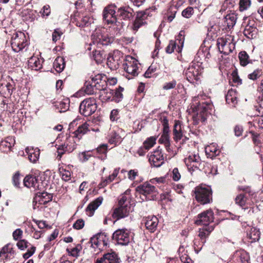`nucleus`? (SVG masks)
<instances>
[{
  "label": "nucleus",
  "instance_id": "nucleus-32",
  "mask_svg": "<svg viewBox=\"0 0 263 263\" xmlns=\"http://www.w3.org/2000/svg\"><path fill=\"white\" fill-rule=\"evenodd\" d=\"M237 98L236 91L233 89L229 90L226 96V102L228 104H231L232 105L234 106L237 102Z\"/></svg>",
  "mask_w": 263,
  "mask_h": 263
},
{
  "label": "nucleus",
  "instance_id": "nucleus-62",
  "mask_svg": "<svg viewBox=\"0 0 263 263\" xmlns=\"http://www.w3.org/2000/svg\"><path fill=\"white\" fill-rule=\"evenodd\" d=\"M193 8L191 7H189L182 11V15L184 17L190 18L193 14Z\"/></svg>",
  "mask_w": 263,
  "mask_h": 263
},
{
  "label": "nucleus",
  "instance_id": "nucleus-33",
  "mask_svg": "<svg viewBox=\"0 0 263 263\" xmlns=\"http://www.w3.org/2000/svg\"><path fill=\"white\" fill-rule=\"evenodd\" d=\"M237 20L236 15L235 13L228 14L224 17V23L228 29H232L236 24Z\"/></svg>",
  "mask_w": 263,
  "mask_h": 263
},
{
  "label": "nucleus",
  "instance_id": "nucleus-11",
  "mask_svg": "<svg viewBox=\"0 0 263 263\" xmlns=\"http://www.w3.org/2000/svg\"><path fill=\"white\" fill-rule=\"evenodd\" d=\"M116 6L114 5H109L106 7L103 11V21L105 24L110 25L116 23L117 21L115 15Z\"/></svg>",
  "mask_w": 263,
  "mask_h": 263
},
{
  "label": "nucleus",
  "instance_id": "nucleus-38",
  "mask_svg": "<svg viewBox=\"0 0 263 263\" xmlns=\"http://www.w3.org/2000/svg\"><path fill=\"white\" fill-rule=\"evenodd\" d=\"M236 204L239 206L243 207L246 205L251 204V203L249 201V198L243 194H240L236 196L235 198Z\"/></svg>",
  "mask_w": 263,
  "mask_h": 263
},
{
  "label": "nucleus",
  "instance_id": "nucleus-18",
  "mask_svg": "<svg viewBox=\"0 0 263 263\" xmlns=\"http://www.w3.org/2000/svg\"><path fill=\"white\" fill-rule=\"evenodd\" d=\"M149 162L154 167H160L164 163V157L161 151L156 150L149 156Z\"/></svg>",
  "mask_w": 263,
  "mask_h": 263
},
{
  "label": "nucleus",
  "instance_id": "nucleus-3",
  "mask_svg": "<svg viewBox=\"0 0 263 263\" xmlns=\"http://www.w3.org/2000/svg\"><path fill=\"white\" fill-rule=\"evenodd\" d=\"M194 192L196 199L201 204H206L212 201V191L209 187L198 186Z\"/></svg>",
  "mask_w": 263,
  "mask_h": 263
},
{
  "label": "nucleus",
  "instance_id": "nucleus-13",
  "mask_svg": "<svg viewBox=\"0 0 263 263\" xmlns=\"http://www.w3.org/2000/svg\"><path fill=\"white\" fill-rule=\"evenodd\" d=\"M130 233L127 229H119L112 234V239L117 243L121 245H127L130 241Z\"/></svg>",
  "mask_w": 263,
  "mask_h": 263
},
{
  "label": "nucleus",
  "instance_id": "nucleus-30",
  "mask_svg": "<svg viewBox=\"0 0 263 263\" xmlns=\"http://www.w3.org/2000/svg\"><path fill=\"white\" fill-rule=\"evenodd\" d=\"M220 151L216 143L211 144L205 147V153L208 157L213 158L218 156Z\"/></svg>",
  "mask_w": 263,
  "mask_h": 263
},
{
  "label": "nucleus",
  "instance_id": "nucleus-31",
  "mask_svg": "<svg viewBox=\"0 0 263 263\" xmlns=\"http://www.w3.org/2000/svg\"><path fill=\"white\" fill-rule=\"evenodd\" d=\"M200 161V157L198 155L191 154L187 158L184 159V162L186 166L189 167L193 164V166L198 167L197 164Z\"/></svg>",
  "mask_w": 263,
  "mask_h": 263
},
{
  "label": "nucleus",
  "instance_id": "nucleus-39",
  "mask_svg": "<svg viewBox=\"0 0 263 263\" xmlns=\"http://www.w3.org/2000/svg\"><path fill=\"white\" fill-rule=\"evenodd\" d=\"M238 58L240 65L243 67L247 66L251 61L249 59V55L245 51H242L239 53Z\"/></svg>",
  "mask_w": 263,
  "mask_h": 263
},
{
  "label": "nucleus",
  "instance_id": "nucleus-45",
  "mask_svg": "<svg viewBox=\"0 0 263 263\" xmlns=\"http://www.w3.org/2000/svg\"><path fill=\"white\" fill-rule=\"evenodd\" d=\"M160 143L163 144L166 149L168 151L170 148V140H169V132H165L163 131V134L159 140Z\"/></svg>",
  "mask_w": 263,
  "mask_h": 263
},
{
  "label": "nucleus",
  "instance_id": "nucleus-51",
  "mask_svg": "<svg viewBox=\"0 0 263 263\" xmlns=\"http://www.w3.org/2000/svg\"><path fill=\"white\" fill-rule=\"evenodd\" d=\"M121 25L118 21H116V23H112L109 25V28H111L110 32L114 35H118L120 33Z\"/></svg>",
  "mask_w": 263,
  "mask_h": 263
},
{
  "label": "nucleus",
  "instance_id": "nucleus-5",
  "mask_svg": "<svg viewBox=\"0 0 263 263\" xmlns=\"http://www.w3.org/2000/svg\"><path fill=\"white\" fill-rule=\"evenodd\" d=\"M123 68L126 72L125 77L130 80L138 74V61L132 57L126 58L123 64Z\"/></svg>",
  "mask_w": 263,
  "mask_h": 263
},
{
  "label": "nucleus",
  "instance_id": "nucleus-7",
  "mask_svg": "<svg viewBox=\"0 0 263 263\" xmlns=\"http://www.w3.org/2000/svg\"><path fill=\"white\" fill-rule=\"evenodd\" d=\"M217 45L220 53L228 55L235 49V44L230 35L218 38Z\"/></svg>",
  "mask_w": 263,
  "mask_h": 263
},
{
  "label": "nucleus",
  "instance_id": "nucleus-46",
  "mask_svg": "<svg viewBox=\"0 0 263 263\" xmlns=\"http://www.w3.org/2000/svg\"><path fill=\"white\" fill-rule=\"evenodd\" d=\"M262 70L260 68H256L248 75V78L251 80L255 81L262 75Z\"/></svg>",
  "mask_w": 263,
  "mask_h": 263
},
{
  "label": "nucleus",
  "instance_id": "nucleus-2",
  "mask_svg": "<svg viewBox=\"0 0 263 263\" xmlns=\"http://www.w3.org/2000/svg\"><path fill=\"white\" fill-rule=\"evenodd\" d=\"M133 211L129 201L125 195H123L119 200L118 206L113 211L112 216L114 218L119 220L127 217Z\"/></svg>",
  "mask_w": 263,
  "mask_h": 263
},
{
  "label": "nucleus",
  "instance_id": "nucleus-49",
  "mask_svg": "<svg viewBox=\"0 0 263 263\" xmlns=\"http://www.w3.org/2000/svg\"><path fill=\"white\" fill-rule=\"evenodd\" d=\"M123 88L119 87L118 89L114 90V93L113 98L111 99L112 101H114L116 102H119L123 98L122 91H123Z\"/></svg>",
  "mask_w": 263,
  "mask_h": 263
},
{
  "label": "nucleus",
  "instance_id": "nucleus-15",
  "mask_svg": "<svg viewBox=\"0 0 263 263\" xmlns=\"http://www.w3.org/2000/svg\"><path fill=\"white\" fill-rule=\"evenodd\" d=\"M92 40L93 44L108 45L114 41V38L97 31L92 35Z\"/></svg>",
  "mask_w": 263,
  "mask_h": 263
},
{
  "label": "nucleus",
  "instance_id": "nucleus-60",
  "mask_svg": "<svg viewBox=\"0 0 263 263\" xmlns=\"http://www.w3.org/2000/svg\"><path fill=\"white\" fill-rule=\"evenodd\" d=\"M171 176L174 181H178L180 179L181 174L178 168L175 167L173 169Z\"/></svg>",
  "mask_w": 263,
  "mask_h": 263
},
{
  "label": "nucleus",
  "instance_id": "nucleus-23",
  "mask_svg": "<svg viewBox=\"0 0 263 263\" xmlns=\"http://www.w3.org/2000/svg\"><path fill=\"white\" fill-rule=\"evenodd\" d=\"M159 220L155 216H148L146 218L145 226L151 232H154L157 227Z\"/></svg>",
  "mask_w": 263,
  "mask_h": 263
},
{
  "label": "nucleus",
  "instance_id": "nucleus-6",
  "mask_svg": "<svg viewBox=\"0 0 263 263\" xmlns=\"http://www.w3.org/2000/svg\"><path fill=\"white\" fill-rule=\"evenodd\" d=\"M26 36L22 31L15 32L12 35L10 44L12 50L18 52L27 45Z\"/></svg>",
  "mask_w": 263,
  "mask_h": 263
},
{
  "label": "nucleus",
  "instance_id": "nucleus-56",
  "mask_svg": "<svg viewBox=\"0 0 263 263\" xmlns=\"http://www.w3.org/2000/svg\"><path fill=\"white\" fill-rule=\"evenodd\" d=\"M241 190L245 191L244 194L248 198L250 197L251 200L256 196V193L252 191L249 187H246L244 189H241Z\"/></svg>",
  "mask_w": 263,
  "mask_h": 263
},
{
  "label": "nucleus",
  "instance_id": "nucleus-48",
  "mask_svg": "<svg viewBox=\"0 0 263 263\" xmlns=\"http://www.w3.org/2000/svg\"><path fill=\"white\" fill-rule=\"evenodd\" d=\"M91 57L97 63H101L104 59L105 55L100 50H95Z\"/></svg>",
  "mask_w": 263,
  "mask_h": 263
},
{
  "label": "nucleus",
  "instance_id": "nucleus-21",
  "mask_svg": "<svg viewBox=\"0 0 263 263\" xmlns=\"http://www.w3.org/2000/svg\"><path fill=\"white\" fill-rule=\"evenodd\" d=\"M76 25L79 27H84L88 26L93 22V18L89 15H78L76 16L74 18Z\"/></svg>",
  "mask_w": 263,
  "mask_h": 263
},
{
  "label": "nucleus",
  "instance_id": "nucleus-57",
  "mask_svg": "<svg viewBox=\"0 0 263 263\" xmlns=\"http://www.w3.org/2000/svg\"><path fill=\"white\" fill-rule=\"evenodd\" d=\"M160 120L163 127V131L165 132V133H166L167 132H169L170 129L168 125V120L167 117L165 116H162L160 118Z\"/></svg>",
  "mask_w": 263,
  "mask_h": 263
},
{
  "label": "nucleus",
  "instance_id": "nucleus-40",
  "mask_svg": "<svg viewBox=\"0 0 263 263\" xmlns=\"http://www.w3.org/2000/svg\"><path fill=\"white\" fill-rule=\"evenodd\" d=\"M14 251L10 244L5 245L1 250L0 257L7 258L9 257V254H13Z\"/></svg>",
  "mask_w": 263,
  "mask_h": 263
},
{
  "label": "nucleus",
  "instance_id": "nucleus-25",
  "mask_svg": "<svg viewBox=\"0 0 263 263\" xmlns=\"http://www.w3.org/2000/svg\"><path fill=\"white\" fill-rule=\"evenodd\" d=\"M260 235L259 230L255 227L250 228L247 232V238L250 243L258 241L260 238Z\"/></svg>",
  "mask_w": 263,
  "mask_h": 263
},
{
  "label": "nucleus",
  "instance_id": "nucleus-63",
  "mask_svg": "<svg viewBox=\"0 0 263 263\" xmlns=\"http://www.w3.org/2000/svg\"><path fill=\"white\" fill-rule=\"evenodd\" d=\"M84 220L82 219H79L73 224V228L76 230H81L84 227Z\"/></svg>",
  "mask_w": 263,
  "mask_h": 263
},
{
  "label": "nucleus",
  "instance_id": "nucleus-16",
  "mask_svg": "<svg viewBox=\"0 0 263 263\" xmlns=\"http://www.w3.org/2000/svg\"><path fill=\"white\" fill-rule=\"evenodd\" d=\"M214 220V213L212 210L210 209L199 214L195 223L197 225L202 224L208 226Z\"/></svg>",
  "mask_w": 263,
  "mask_h": 263
},
{
  "label": "nucleus",
  "instance_id": "nucleus-9",
  "mask_svg": "<svg viewBox=\"0 0 263 263\" xmlns=\"http://www.w3.org/2000/svg\"><path fill=\"white\" fill-rule=\"evenodd\" d=\"M202 68L201 63L193 62L185 71V76L187 81L192 83L194 80L198 79V76L201 73Z\"/></svg>",
  "mask_w": 263,
  "mask_h": 263
},
{
  "label": "nucleus",
  "instance_id": "nucleus-54",
  "mask_svg": "<svg viewBox=\"0 0 263 263\" xmlns=\"http://www.w3.org/2000/svg\"><path fill=\"white\" fill-rule=\"evenodd\" d=\"M104 235L101 234L99 235V237L97 238L96 239H94L93 244L97 247H99L102 245L103 246H106L107 245V241L104 240Z\"/></svg>",
  "mask_w": 263,
  "mask_h": 263
},
{
  "label": "nucleus",
  "instance_id": "nucleus-52",
  "mask_svg": "<svg viewBox=\"0 0 263 263\" xmlns=\"http://www.w3.org/2000/svg\"><path fill=\"white\" fill-rule=\"evenodd\" d=\"M145 22L142 19L137 18L133 24L132 29L133 31L135 33L138 29L144 25Z\"/></svg>",
  "mask_w": 263,
  "mask_h": 263
},
{
  "label": "nucleus",
  "instance_id": "nucleus-42",
  "mask_svg": "<svg viewBox=\"0 0 263 263\" xmlns=\"http://www.w3.org/2000/svg\"><path fill=\"white\" fill-rule=\"evenodd\" d=\"M88 126L87 123H85L80 126L77 130L74 132L76 137L80 139L82 135L86 134L88 131H89L90 129L88 128Z\"/></svg>",
  "mask_w": 263,
  "mask_h": 263
},
{
  "label": "nucleus",
  "instance_id": "nucleus-47",
  "mask_svg": "<svg viewBox=\"0 0 263 263\" xmlns=\"http://www.w3.org/2000/svg\"><path fill=\"white\" fill-rule=\"evenodd\" d=\"M157 137L155 136H152L147 139L143 142V146L146 150H149L152 148L156 143Z\"/></svg>",
  "mask_w": 263,
  "mask_h": 263
},
{
  "label": "nucleus",
  "instance_id": "nucleus-4",
  "mask_svg": "<svg viewBox=\"0 0 263 263\" xmlns=\"http://www.w3.org/2000/svg\"><path fill=\"white\" fill-rule=\"evenodd\" d=\"M97 108V101L94 97H89L84 99L81 102L79 106L80 114L85 117L93 114Z\"/></svg>",
  "mask_w": 263,
  "mask_h": 263
},
{
  "label": "nucleus",
  "instance_id": "nucleus-20",
  "mask_svg": "<svg viewBox=\"0 0 263 263\" xmlns=\"http://www.w3.org/2000/svg\"><path fill=\"white\" fill-rule=\"evenodd\" d=\"M255 24L254 20H248L243 30V34L247 38L252 39L256 36L257 29Z\"/></svg>",
  "mask_w": 263,
  "mask_h": 263
},
{
  "label": "nucleus",
  "instance_id": "nucleus-22",
  "mask_svg": "<svg viewBox=\"0 0 263 263\" xmlns=\"http://www.w3.org/2000/svg\"><path fill=\"white\" fill-rule=\"evenodd\" d=\"M102 201L103 198L99 197L90 203L86 209V214L89 216H92L96 210L101 205Z\"/></svg>",
  "mask_w": 263,
  "mask_h": 263
},
{
  "label": "nucleus",
  "instance_id": "nucleus-43",
  "mask_svg": "<svg viewBox=\"0 0 263 263\" xmlns=\"http://www.w3.org/2000/svg\"><path fill=\"white\" fill-rule=\"evenodd\" d=\"M38 201L40 204H46L49 201H51L52 199V196L50 194H48L46 192H43L42 193L41 196H39Z\"/></svg>",
  "mask_w": 263,
  "mask_h": 263
},
{
  "label": "nucleus",
  "instance_id": "nucleus-58",
  "mask_svg": "<svg viewBox=\"0 0 263 263\" xmlns=\"http://www.w3.org/2000/svg\"><path fill=\"white\" fill-rule=\"evenodd\" d=\"M160 120L163 127V131L165 132V133H166L167 132H169L170 129L168 125V120L167 117L165 116H162L160 118Z\"/></svg>",
  "mask_w": 263,
  "mask_h": 263
},
{
  "label": "nucleus",
  "instance_id": "nucleus-10",
  "mask_svg": "<svg viewBox=\"0 0 263 263\" xmlns=\"http://www.w3.org/2000/svg\"><path fill=\"white\" fill-rule=\"evenodd\" d=\"M150 182H146L138 186L136 191L145 196L149 200L153 199L154 196L157 194L156 187L150 183Z\"/></svg>",
  "mask_w": 263,
  "mask_h": 263
},
{
  "label": "nucleus",
  "instance_id": "nucleus-12",
  "mask_svg": "<svg viewBox=\"0 0 263 263\" xmlns=\"http://www.w3.org/2000/svg\"><path fill=\"white\" fill-rule=\"evenodd\" d=\"M76 148V144L73 138L67 139L63 144L57 148V158L60 160L62 155L66 153H70Z\"/></svg>",
  "mask_w": 263,
  "mask_h": 263
},
{
  "label": "nucleus",
  "instance_id": "nucleus-55",
  "mask_svg": "<svg viewBox=\"0 0 263 263\" xmlns=\"http://www.w3.org/2000/svg\"><path fill=\"white\" fill-rule=\"evenodd\" d=\"M60 172L63 180L68 181L71 178V172L64 168H60Z\"/></svg>",
  "mask_w": 263,
  "mask_h": 263
},
{
  "label": "nucleus",
  "instance_id": "nucleus-8",
  "mask_svg": "<svg viewBox=\"0 0 263 263\" xmlns=\"http://www.w3.org/2000/svg\"><path fill=\"white\" fill-rule=\"evenodd\" d=\"M184 31L181 30L175 41L171 40L170 41L169 44L166 48V52L168 53H172L176 48L178 52H181L184 44Z\"/></svg>",
  "mask_w": 263,
  "mask_h": 263
},
{
  "label": "nucleus",
  "instance_id": "nucleus-64",
  "mask_svg": "<svg viewBox=\"0 0 263 263\" xmlns=\"http://www.w3.org/2000/svg\"><path fill=\"white\" fill-rule=\"evenodd\" d=\"M177 84L176 81L173 80L172 81L165 83L163 86V89L164 90H169L175 87Z\"/></svg>",
  "mask_w": 263,
  "mask_h": 263
},
{
  "label": "nucleus",
  "instance_id": "nucleus-34",
  "mask_svg": "<svg viewBox=\"0 0 263 263\" xmlns=\"http://www.w3.org/2000/svg\"><path fill=\"white\" fill-rule=\"evenodd\" d=\"M42 62L38 58L32 57L28 61V66L32 69L38 70L42 67Z\"/></svg>",
  "mask_w": 263,
  "mask_h": 263
},
{
  "label": "nucleus",
  "instance_id": "nucleus-37",
  "mask_svg": "<svg viewBox=\"0 0 263 263\" xmlns=\"http://www.w3.org/2000/svg\"><path fill=\"white\" fill-rule=\"evenodd\" d=\"M13 87L10 84L7 83L5 85H2L0 93L3 95L5 98L10 96L13 91Z\"/></svg>",
  "mask_w": 263,
  "mask_h": 263
},
{
  "label": "nucleus",
  "instance_id": "nucleus-59",
  "mask_svg": "<svg viewBox=\"0 0 263 263\" xmlns=\"http://www.w3.org/2000/svg\"><path fill=\"white\" fill-rule=\"evenodd\" d=\"M251 5L250 0H240L239 10L241 11L247 10Z\"/></svg>",
  "mask_w": 263,
  "mask_h": 263
},
{
  "label": "nucleus",
  "instance_id": "nucleus-27",
  "mask_svg": "<svg viewBox=\"0 0 263 263\" xmlns=\"http://www.w3.org/2000/svg\"><path fill=\"white\" fill-rule=\"evenodd\" d=\"M234 255L238 263H250L249 254L243 250L237 251Z\"/></svg>",
  "mask_w": 263,
  "mask_h": 263
},
{
  "label": "nucleus",
  "instance_id": "nucleus-14",
  "mask_svg": "<svg viewBox=\"0 0 263 263\" xmlns=\"http://www.w3.org/2000/svg\"><path fill=\"white\" fill-rule=\"evenodd\" d=\"M24 184L28 188L33 187L35 190H42L44 188L43 182L39 179V177L31 175H27L25 177Z\"/></svg>",
  "mask_w": 263,
  "mask_h": 263
},
{
  "label": "nucleus",
  "instance_id": "nucleus-17",
  "mask_svg": "<svg viewBox=\"0 0 263 263\" xmlns=\"http://www.w3.org/2000/svg\"><path fill=\"white\" fill-rule=\"evenodd\" d=\"M91 81L93 84L96 90L103 91L107 87V78L105 75L97 74L91 77Z\"/></svg>",
  "mask_w": 263,
  "mask_h": 263
},
{
  "label": "nucleus",
  "instance_id": "nucleus-35",
  "mask_svg": "<svg viewBox=\"0 0 263 263\" xmlns=\"http://www.w3.org/2000/svg\"><path fill=\"white\" fill-rule=\"evenodd\" d=\"M55 109L60 112H64L69 109V101L68 99H65L59 102L56 103L54 105Z\"/></svg>",
  "mask_w": 263,
  "mask_h": 263
},
{
  "label": "nucleus",
  "instance_id": "nucleus-50",
  "mask_svg": "<svg viewBox=\"0 0 263 263\" xmlns=\"http://www.w3.org/2000/svg\"><path fill=\"white\" fill-rule=\"evenodd\" d=\"M95 87L92 81H86L84 86V92L87 95H92L95 93Z\"/></svg>",
  "mask_w": 263,
  "mask_h": 263
},
{
  "label": "nucleus",
  "instance_id": "nucleus-26",
  "mask_svg": "<svg viewBox=\"0 0 263 263\" xmlns=\"http://www.w3.org/2000/svg\"><path fill=\"white\" fill-rule=\"evenodd\" d=\"M15 139L12 136L7 137L4 140L0 143V148L5 152L9 151L14 145Z\"/></svg>",
  "mask_w": 263,
  "mask_h": 263
},
{
  "label": "nucleus",
  "instance_id": "nucleus-1",
  "mask_svg": "<svg viewBox=\"0 0 263 263\" xmlns=\"http://www.w3.org/2000/svg\"><path fill=\"white\" fill-rule=\"evenodd\" d=\"M201 97V96L198 95L193 98L192 107L194 111L196 112L198 120L203 122L206 120L208 114L212 110L213 105L211 103L196 102Z\"/></svg>",
  "mask_w": 263,
  "mask_h": 263
},
{
  "label": "nucleus",
  "instance_id": "nucleus-29",
  "mask_svg": "<svg viewBox=\"0 0 263 263\" xmlns=\"http://www.w3.org/2000/svg\"><path fill=\"white\" fill-rule=\"evenodd\" d=\"M174 139L177 142L183 138L182 126L180 121H175L173 129Z\"/></svg>",
  "mask_w": 263,
  "mask_h": 263
},
{
  "label": "nucleus",
  "instance_id": "nucleus-61",
  "mask_svg": "<svg viewBox=\"0 0 263 263\" xmlns=\"http://www.w3.org/2000/svg\"><path fill=\"white\" fill-rule=\"evenodd\" d=\"M258 105L256 106V110L258 111L260 116H263V95L258 97Z\"/></svg>",
  "mask_w": 263,
  "mask_h": 263
},
{
  "label": "nucleus",
  "instance_id": "nucleus-44",
  "mask_svg": "<svg viewBox=\"0 0 263 263\" xmlns=\"http://www.w3.org/2000/svg\"><path fill=\"white\" fill-rule=\"evenodd\" d=\"M129 9V8L121 7L118 9V13L119 16L122 17L123 19L129 18L133 15L132 13L128 11Z\"/></svg>",
  "mask_w": 263,
  "mask_h": 263
},
{
  "label": "nucleus",
  "instance_id": "nucleus-41",
  "mask_svg": "<svg viewBox=\"0 0 263 263\" xmlns=\"http://www.w3.org/2000/svg\"><path fill=\"white\" fill-rule=\"evenodd\" d=\"M122 141V139L118 134L116 132L110 133L108 139L110 144L117 145L119 144Z\"/></svg>",
  "mask_w": 263,
  "mask_h": 263
},
{
  "label": "nucleus",
  "instance_id": "nucleus-53",
  "mask_svg": "<svg viewBox=\"0 0 263 263\" xmlns=\"http://www.w3.org/2000/svg\"><path fill=\"white\" fill-rule=\"evenodd\" d=\"M101 96L104 95V98L103 99L105 100H108L113 98V95L114 93V90H112L109 88H107V87L105 88V89H104L103 91L101 92Z\"/></svg>",
  "mask_w": 263,
  "mask_h": 263
},
{
  "label": "nucleus",
  "instance_id": "nucleus-24",
  "mask_svg": "<svg viewBox=\"0 0 263 263\" xmlns=\"http://www.w3.org/2000/svg\"><path fill=\"white\" fill-rule=\"evenodd\" d=\"M25 152L27 154L28 158L31 162L34 163L39 160L40 154L39 148L27 147L25 149Z\"/></svg>",
  "mask_w": 263,
  "mask_h": 263
},
{
  "label": "nucleus",
  "instance_id": "nucleus-36",
  "mask_svg": "<svg viewBox=\"0 0 263 263\" xmlns=\"http://www.w3.org/2000/svg\"><path fill=\"white\" fill-rule=\"evenodd\" d=\"M65 66L64 59L62 57H59L55 59L53 62V67L59 73L62 72Z\"/></svg>",
  "mask_w": 263,
  "mask_h": 263
},
{
  "label": "nucleus",
  "instance_id": "nucleus-28",
  "mask_svg": "<svg viewBox=\"0 0 263 263\" xmlns=\"http://www.w3.org/2000/svg\"><path fill=\"white\" fill-rule=\"evenodd\" d=\"M119 58L115 54H109L107 59V65L111 70L117 69L119 65Z\"/></svg>",
  "mask_w": 263,
  "mask_h": 263
},
{
  "label": "nucleus",
  "instance_id": "nucleus-19",
  "mask_svg": "<svg viewBox=\"0 0 263 263\" xmlns=\"http://www.w3.org/2000/svg\"><path fill=\"white\" fill-rule=\"evenodd\" d=\"M120 259L115 252L104 254L103 256L96 260V263H120Z\"/></svg>",
  "mask_w": 263,
  "mask_h": 263
}]
</instances>
